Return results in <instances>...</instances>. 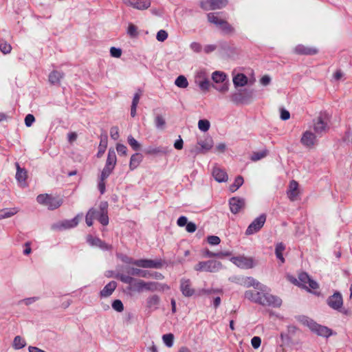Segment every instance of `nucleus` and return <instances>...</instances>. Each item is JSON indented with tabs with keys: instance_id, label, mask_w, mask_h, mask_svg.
Segmentation results:
<instances>
[{
	"instance_id": "61",
	"label": "nucleus",
	"mask_w": 352,
	"mask_h": 352,
	"mask_svg": "<svg viewBox=\"0 0 352 352\" xmlns=\"http://www.w3.org/2000/svg\"><path fill=\"white\" fill-rule=\"evenodd\" d=\"M251 344L254 349H258L261 344V338L258 336L253 337L251 340Z\"/></svg>"
},
{
	"instance_id": "26",
	"label": "nucleus",
	"mask_w": 352,
	"mask_h": 352,
	"mask_svg": "<svg viewBox=\"0 0 352 352\" xmlns=\"http://www.w3.org/2000/svg\"><path fill=\"white\" fill-rule=\"evenodd\" d=\"M143 160V155L140 153L133 154L130 159L129 169L133 170L138 167Z\"/></svg>"
},
{
	"instance_id": "38",
	"label": "nucleus",
	"mask_w": 352,
	"mask_h": 352,
	"mask_svg": "<svg viewBox=\"0 0 352 352\" xmlns=\"http://www.w3.org/2000/svg\"><path fill=\"white\" fill-rule=\"evenodd\" d=\"M285 249V247L282 243H277L275 248L276 256L282 264L285 263V258L283 255Z\"/></svg>"
},
{
	"instance_id": "31",
	"label": "nucleus",
	"mask_w": 352,
	"mask_h": 352,
	"mask_svg": "<svg viewBox=\"0 0 352 352\" xmlns=\"http://www.w3.org/2000/svg\"><path fill=\"white\" fill-rule=\"evenodd\" d=\"M128 273L132 276H138L142 278H150L151 276V272L135 267L130 268Z\"/></svg>"
},
{
	"instance_id": "21",
	"label": "nucleus",
	"mask_w": 352,
	"mask_h": 352,
	"mask_svg": "<svg viewBox=\"0 0 352 352\" xmlns=\"http://www.w3.org/2000/svg\"><path fill=\"white\" fill-rule=\"evenodd\" d=\"M212 176L218 182H226L228 179L226 172L217 166L212 169Z\"/></svg>"
},
{
	"instance_id": "35",
	"label": "nucleus",
	"mask_w": 352,
	"mask_h": 352,
	"mask_svg": "<svg viewBox=\"0 0 352 352\" xmlns=\"http://www.w3.org/2000/svg\"><path fill=\"white\" fill-rule=\"evenodd\" d=\"M107 146V134L102 135L100 136V142L98 146V152L97 153V157H100L103 153H104L106 148Z\"/></svg>"
},
{
	"instance_id": "28",
	"label": "nucleus",
	"mask_w": 352,
	"mask_h": 352,
	"mask_svg": "<svg viewBox=\"0 0 352 352\" xmlns=\"http://www.w3.org/2000/svg\"><path fill=\"white\" fill-rule=\"evenodd\" d=\"M230 100L236 104H243L245 101L244 94L241 91H236L230 95Z\"/></svg>"
},
{
	"instance_id": "52",
	"label": "nucleus",
	"mask_w": 352,
	"mask_h": 352,
	"mask_svg": "<svg viewBox=\"0 0 352 352\" xmlns=\"http://www.w3.org/2000/svg\"><path fill=\"white\" fill-rule=\"evenodd\" d=\"M155 126L157 129H162L165 125V120L162 116H157L155 119Z\"/></svg>"
},
{
	"instance_id": "64",
	"label": "nucleus",
	"mask_w": 352,
	"mask_h": 352,
	"mask_svg": "<svg viewBox=\"0 0 352 352\" xmlns=\"http://www.w3.org/2000/svg\"><path fill=\"white\" fill-rule=\"evenodd\" d=\"M190 48L191 49V50H192L193 52H200L201 51V45L197 42H192L190 45Z\"/></svg>"
},
{
	"instance_id": "54",
	"label": "nucleus",
	"mask_w": 352,
	"mask_h": 352,
	"mask_svg": "<svg viewBox=\"0 0 352 352\" xmlns=\"http://www.w3.org/2000/svg\"><path fill=\"white\" fill-rule=\"evenodd\" d=\"M38 300V297H35V296L34 297L27 298H24V299L20 300L19 302V305L24 304V305L28 306V305L33 304L34 302H35Z\"/></svg>"
},
{
	"instance_id": "13",
	"label": "nucleus",
	"mask_w": 352,
	"mask_h": 352,
	"mask_svg": "<svg viewBox=\"0 0 352 352\" xmlns=\"http://www.w3.org/2000/svg\"><path fill=\"white\" fill-rule=\"evenodd\" d=\"M245 199L242 197H233L229 199V206L232 214H238L245 208Z\"/></svg>"
},
{
	"instance_id": "55",
	"label": "nucleus",
	"mask_w": 352,
	"mask_h": 352,
	"mask_svg": "<svg viewBox=\"0 0 352 352\" xmlns=\"http://www.w3.org/2000/svg\"><path fill=\"white\" fill-rule=\"evenodd\" d=\"M168 37V33L166 31L164 30H161L157 32L156 35V38L158 41L163 42Z\"/></svg>"
},
{
	"instance_id": "10",
	"label": "nucleus",
	"mask_w": 352,
	"mask_h": 352,
	"mask_svg": "<svg viewBox=\"0 0 352 352\" xmlns=\"http://www.w3.org/2000/svg\"><path fill=\"white\" fill-rule=\"evenodd\" d=\"M164 262L162 259H138L134 262V265L142 268L160 269Z\"/></svg>"
},
{
	"instance_id": "2",
	"label": "nucleus",
	"mask_w": 352,
	"mask_h": 352,
	"mask_svg": "<svg viewBox=\"0 0 352 352\" xmlns=\"http://www.w3.org/2000/svg\"><path fill=\"white\" fill-rule=\"evenodd\" d=\"M298 320L303 325L307 326L309 329L319 336L329 338L332 335V331L329 328L318 324L314 322L312 319L305 316H300L298 317Z\"/></svg>"
},
{
	"instance_id": "42",
	"label": "nucleus",
	"mask_w": 352,
	"mask_h": 352,
	"mask_svg": "<svg viewBox=\"0 0 352 352\" xmlns=\"http://www.w3.org/2000/svg\"><path fill=\"white\" fill-rule=\"evenodd\" d=\"M116 278L120 279L122 283L129 284L130 287H131L135 279L129 275H126L123 274H118L116 276Z\"/></svg>"
},
{
	"instance_id": "12",
	"label": "nucleus",
	"mask_w": 352,
	"mask_h": 352,
	"mask_svg": "<svg viewBox=\"0 0 352 352\" xmlns=\"http://www.w3.org/2000/svg\"><path fill=\"white\" fill-rule=\"evenodd\" d=\"M213 146V141L210 137H207L204 140H200L197 142V145L191 150L195 154L205 153L210 150Z\"/></svg>"
},
{
	"instance_id": "24",
	"label": "nucleus",
	"mask_w": 352,
	"mask_h": 352,
	"mask_svg": "<svg viewBox=\"0 0 352 352\" xmlns=\"http://www.w3.org/2000/svg\"><path fill=\"white\" fill-rule=\"evenodd\" d=\"M282 304V300L272 294L265 293V306L278 307Z\"/></svg>"
},
{
	"instance_id": "16",
	"label": "nucleus",
	"mask_w": 352,
	"mask_h": 352,
	"mask_svg": "<svg viewBox=\"0 0 352 352\" xmlns=\"http://www.w3.org/2000/svg\"><path fill=\"white\" fill-rule=\"evenodd\" d=\"M245 298L252 302L263 305V298H264V292L263 291L249 290L245 292Z\"/></svg>"
},
{
	"instance_id": "30",
	"label": "nucleus",
	"mask_w": 352,
	"mask_h": 352,
	"mask_svg": "<svg viewBox=\"0 0 352 352\" xmlns=\"http://www.w3.org/2000/svg\"><path fill=\"white\" fill-rule=\"evenodd\" d=\"M212 79L215 83L225 82L228 80L226 74L221 71H215L212 74Z\"/></svg>"
},
{
	"instance_id": "57",
	"label": "nucleus",
	"mask_w": 352,
	"mask_h": 352,
	"mask_svg": "<svg viewBox=\"0 0 352 352\" xmlns=\"http://www.w3.org/2000/svg\"><path fill=\"white\" fill-rule=\"evenodd\" d=\"M127 147L122 144H117L116 151L119 155H127Z\"/></svg>"
},
{
	"instance_id": "51",
	"label": "nucleus",
	"mask_w": 352,
	"mask_h": 352,
	"mask_svg": "<svg viewBox=\"0 0 352 352\" xmlns=\"http://www.w3.org/2000/svg\"><path fill=\"white\" fill-rule=\"evenodd\" d=\"M199 87L203 91H207L210 87V81L207 78H204L198 82Z\"/></svg>"
},
{
	"instance_id": "20",
	"label": "nucleus",
	"mask_w": 352,
	"mask_h": 352,
	"mask_svg": "<svg viewBox=\"0 0 352 352\" xmlns=\"http://www.w3.org/2000/svg\"><path fill=\"white\" fill-rule=\"evenodd\" d=\"M170 287L166 284L158 282H146V290L150 292H164L169 289Z\"/></svg>"
},
{
	"instance_id": "50",
	"label": "nucleus",
	"mask_w": 352,
	"mask_h": 352,
	"mask_svg": "<svg viewBox=\"0 0 352 352\" xmlns=\"http://www.w3.org/2000/svg\"><path fill=\"white\" fill-rule=\"evenodd\" d=\"M98 220L102 226H107L109 223V217L107 212H100Z\"/></svg>"
},
{
	"instance_id": "14",
	"label": "nucleus",
	"mask_w": 352,
	"mask_h": 352,
	"mask_svg": "<svg viewBox=\"0 0 352 352\" xmlns=\"http://www.w3.org/2000/svg\"><path fill=\"white\" fill-rule=\"evenodd\" d=\"M318 135L311 130L305 131L300 138L301 144L307 148L313 147L317 142Z\"/></svg>"
},
{
	"instance_id": "44",
	"label": "nucleus",
	"mask_w": 352,
	"mask_h": 352,
	"mask_svg": "<svg viewBox=\"0 0 352 352\" xmlns=\"http://www.w3.org/2000/svg\"><path fill=\"white\" fill-rule=\"evenodd\" d=\"M127 142L134 151H138L140 149V144L132 135L128 136Z\"/></svg>"
},
{
	"instance_id": "58",
	"label": "nucleus",
	"mask_w": 352,
	"mask_h": 352,
	"mask_svg": "<svg viewBox=\"0 0 352 352\" xmlns=\"http://www.w3.org/2000/svg\"><path fill=\"white\" fill-rule=\"evenodd\" d=\"M110 136L114 140H117L119 138L120 134H119V129H118V126H112L111 128Z\"/></svg>"
},
{
	"instance_id": "47",
	"label": "nucleus",
	"mask_w": 352,
	"mask_h": 352,
	"mask_svg": "<svg viewBox=\"0 0 352 352\" xmlns=\"http://www.w3.org/2000/svg\"><path fill=\"white\" fill-rule=\"evenodd\" d=\"M219 28L227 34L234 32V28L226 20L219 25Z\"/></svg>"
},
{
	"instance_id": "29",
	"label": "nucleus",
	"mask_w": 352,
	"mask_h": 352,
	"mask_svg": "<svg viewBox=\"0 0 352 352\" xmlns=\"http://www.w3.org/2000/svg\"><path fill=\"white\" fill-rule=\"evenodd\" d=\"M63 72L54 70L49 75V81L52 85H59L60 80L63 78Z\"/></svg>"
},
{
	"instance_id": "39",
	"label": "nucleus",
	"mask_w": 352,
	"mask_h": 352,
	"mask_svg": "<svg viewBox=\"0 0 352 352\" xmlns=\"http://www.w3.org/2000/svg\"><path fill=\"white\" fill-rule=\"evenodd\" d=\"M26 346V342L24 338H23L20 336H16L14 337L12 346L15 349H21L24 348Z\"/></svg>"
},
{
	"instance_id": "63",
	"label": "nucleus",
	"mask_w": 352,
	"mask_h": 352,
	"mask_svg": "<svg viewBox=\"0 0 352 352\" xmlns=\"http://www.w3.org/2000/svg\"><path fill=\"white\" fill-rule=\"evenodd\" d=\"M263 157H264V151H260V152L254 153L251 155L250 159L252 161L256 162V161L261 160Z\"/></svg>"
},
{
	"instance_id": "49",
	"label": "nucleus",
	"mask_w": 352,
	"mask_h": 352,
	"mask_svg": "<svg viewBox=\"0 0 352 352\" xmlns=\"http://www.w3.org/2000/svg\"><path fill=\"white\" fill-rule=\"evenodd\" d=\"M127 34L132 38L138 35V28L133 23H129L127 28Z\"/></svg>"
},
{
	"instance_id": "11",
	"label": "nucleus",
	"mask_w": 352,
	"mask_h": 352,
	"mask_svg": "<svg viewBox=\"0 0 352 352\" xmlns=\"http://www.w3.org/2000/svg\"><path fill=\"white\" fill-rule=\"evenodd\" d=\"M228 3V0H202L200 6L204 10H213L226 7Z\"/></svg>"
},
{
	"instance_id": "7",
	"label": "nucleus",
	"mask_w": 352,
	"mask_h": 352,
	"mask_svg": "<svg viewBox=\"0 0 352 352\" xmlns=\"http://www.w3.org/2000/svg\"><path fill=\"white\" fill-rule=\"evenodd\" d=\"M117 162L116 152L113 148H109L108 151L106 164L103 168L102 178H107L113 172Z\"/></svg>"
},
{
	"instance_id": "34",
	"label": "nucleus",
	"mask_w": 352,
	"mask_h": 352,
	"mask_svg": "<svg viewBox=\"0 0 352 352\" xmlns=\"http://www.w3.org/2000/svg\"><path fill=\"white\" fill-rule=\"evenodd\" d=\"M146 282L141 279H135L131 287H130L131 289L136 291L138 292H141L143 290H146Z\"/></svg>"
},
{
	"instance_id": "25",
	"label": "nucleus",
	"mask_w": 352,
	"mask_h": 352,
	"mask_svg": "<svg viewBox=\"0 0 352 352\" xmlns=\"http://www.w3.org/2000/svg\"><path fill=\"white\" fill-rule=\"evenodd\" d=\"M233 84L236 88L239 87H243L248 84V77L241 73L236 74L233 76Z\"/></svg>"
},
{
	"instance_id": "18",
	"label": "nucleus",
	"mask_w": 352,
	"mask_h": 352,
	"mask_svg": "<svg viewBox=\"0 0 352 352\" xmlns=\"http://www.w3.org/2000/svg\"><path fill=\"white\" fill-rule=\"evenodd\" d=\"M180 290L186 297H191L195 294V289L192 287L191 281L189 279L182 278L181 280Z\"/></svg>"
},
{
	"instance_id": "33",
	"label": "nucleus",
	"mask_w": 352,
	"mask_h": 352,
	"mask_svg": "<svg viewBox=\"0 0 352 352\" xmlns=\"http://www.w3.org/2000/svg\"><path fill=\"white\" fill-rule=\"evenodd\" d=\"M208 20L210 23L214 24L217 28L224 21V19L218 16L217 12H210L207 14Z\"/></svg>"
},
{
	"instance_id": "15",
	"label": "nucleus",
	"mask_w": 352,
	"mask_h": 352,
	"mask_svg": "<svg viewBox=\"0 0 352 352\" xmlns=\"http://www.w3.org/2000/svg\"><path fill=\"white\" fill-rule=\"evenodd\" d=\"M264 226V214H262L256 218L248 227L245 230V235L250 236L258 232Z\"/></svg>"
},
{
	"instance_id": "17",
	"label": "nucleus",
	"mask_w": 352,
	"mask_h": 352,
	"mask_svg": "<svg viewBox=\"0 0 352 352\" xmlns=\"http://www.w3.org/2000/svg\"><path fill=\"white\" fill-rule=\"evenodd\" d=\"M124 3L137 10H146L151 6V0H124Z\"/></svg>"
},
{
	"instance_id": "32",
	"label": "nucleus",
	"mask_w": 352,
	"mask_h": 352,
	"mask_svg": "<svg viewBox=\"0 0 352 352\" xmlns=\"http://www.w3.org/2000/svg\"><path fill=\"white\" fill-rule=\"evenodd\" d=\"M19 212L17 208H3L0 210V220L10 218Z\"/></svg>"
},
{
	"instance_id": "36",
	"label": "nucleus",
	"mask_w": 352,
	"mask_h": 352,
	"mask_svg": "<svg viewBox=\"0 0 352 352\" xmlns=\"http://www.w3.org/2000/svg\"><path fill=\"white\" fill-rule=\"evenodd\" d=\"M16 166V179L19 183L25 182L27 178V171L24 168H21L18 163Z\"/></svg>"
},
{
	"instance_id": "59",
	"label": "nucleus",
	"mask_w": 352,
	"mask_h": 352,
	"mask_svg": "<svg viewBox=\"0 0 352 352\" xmlns=\"http://www.w3.org/2000/svg\"><path fill=\"white\" fill-rule=\"evenodd\" d=\"M0 50L3 54H9L12 50V47L10 44L7 43H0Z\"/></svg>"
},
{
	"instance_id": "3",
	"label": "nucleus",
	"mask_w": 352,
	"mask_h": 352,
	"mask_svg": "<svg viewBox=\"0 0 352 352\" xmlns=\"http://www.w3.org/2000/svg\"><path fill=\"white\" fill-rule=\"evenodd\" d=\"M36 201L38 204L47 206L51 210L59 208L63 203V199L58 197H53L48 194L38 195Z\"/></svg>"
},
{
	"instance_id": "45",
	"label": "nucleus",
	"mask_w": 352,
	"mask_h": 352,
	"mask_svg": "<svg viewBox=\"0 0 352 352\" xmlns=\"http://www.w3.org/2000/svg\"><path fill=\"white\" fill-rule=\"evenodd\" d=\"M164 343L168 347H171L173 345L174 336L172 333L164 334L162 336Z\"/></svg>"
},
{
	"instance_id": "43",
	"label": "nucleus",
	"mask_w": 352,
	"mask_h": 352,
	"mask_svg": "<svg viewBox=\"0 0 352 352\" xmlns=\"http://www.w3.org/2000/svg\"><path fill=\"white\" fill-rule=\"evenodd\" d=\"M175 84L179 88H186L188 86V82L187 78L184 76H179L175 81Z\"/></svg>"
},
{
	"instance_id": "60",
	"label": "nucleus",
	"mask_w": 352,
	"mask_h": 352,
	"mask_svg": "<svg viewBox=\"0 0 352 352\" xmlns=\"http://www.w3.org/2000/svg\"><path fill=\"white\" fill-rule=\"evenodd\" d=\"M111 56L115 58H120L122 55V50L120 48L111 47L110 49Z\"/></svg>"
},
{
	"instance_id": "1",
	"label": "nucleus",
	"mask_w": 352,
	"mask_h": 352,
	"mask_svg": "<svg viewBox=\"0 0 352 352\" xmlns=\"http://www.w3.org/2000/svg\"><path fill=\"white\" fill-rule=\"evenodd\" d=\"M331 116L326 111H320L312 121V129L318 136L321 137L329 130Z\"/></svg>"
},
{
	"instance_id": "4",
	"label": "nucleus",
	"mask_w": 352,
	"mask_h": 352,
	"mask_svg": "<svg viewBox=\"0 0 352 352\" xmlns=\"http://www.w3.org/2000/svg\"><path fill=\"white\" fill-rule=\"evenodd\" d=\"M230 261L238 267L244 270L252 269L258 264V261L253 257H248L244 255L233 256L230 258Z\"/></svg>"
},
{
	"instance_id": "5",
	"label": "nucleus",
	"mask_w": 352,
	"mask_h": 352,
	"mask_svg": "<svg viewBox=\"0 0 352 352\" xmlns=\"http://www.w3.org/2000/svg\"><path fill=\"white\" fill-rule=\"evenodd\" d=\"M291 281L299 287L307 289L308 291H309V289H316L318 288V284L317 282L311 279L305 272L299 274L298 280L294 278L293 280H291Z\"/></svg>"
},
{
	"instance_id": "6",
	"label": "nucleus",
	"mask_w": 352,
	"mask_h": 352,
	"mask_svg": "<svg viewBox=\"0 0 352 352\" xmlns=\"http://www.w3.org/2000/svg\"><path fill=\"white\" fill-rule=\"evenodd\" d=\"M222 268L221 262L215 260L199 262L194 269L198 272H217Z\"/></svg>"
},
{
	"instance_id": "46",
	"label": "nucleus",
	"mask_w": 352,
	"mask_h": 352,
	"mask_svg": "<svg viewBox=\"0 0 352 352\" xmlns=\"http://www.w3.org/2000/svg\"><path fill=\"white\" fill-rule=\"evenodd\" d=\"M210 124L208 120H199L198 122V128L200 131L206 132L210 129Z\"/></svg>"
},
{
	"instance_id": "41",
	"label": "nucleus",
	"mask_w": 352,
	"mask_h": 352,
	"mask_svg": "<svg viewBox=\"0 0 352 352\" xmlns=\"http://www.w3.org/2000/svg\"><path fill=\"white\" fill-rule=\"evenodd\" d=\"M97 210L91 208H90L85 217V221L88 226H91L93 225L94 219H96V214L97 213Z\"/></svg>"
},
{
	"instance_id": "9",
	"label": "nucleus",
	"mask_w": 352,
	"mask_h": 352,
	"mask_svg": "<svg viewBox=\"0 0 352 352\" xmlns=\"http://www.w3.org/2000/svg\"><path fill=\"white\" fill-rule=\"evenodd\" d=\"M80 216V214H78L72 219H65L54 223L52 225L51 228L53 230H63L75 228L78 224Z\"/></svg>"
},
{
	"instance_id": "40",
	"label": "nucleus",
	"mask_w": 352,
	"mask_h": 352,
	"mask_svg": "<svg viewBox=\"0 0 352 352\" xmlns=\"http://www.w3.org/2000/svg\"><path fill=\"white\" fill-rule=\"evenodd\" d=\"M242 284L247 287H254L255 289H258V286L261 285L260 283L256 281L252 277H245L243 278Z\"/></svg>"
},
{
	"instance_id": "56",
	"label": "nucleus",
	"mask_w": 352,
	"mask_h": 352,
	"mask_svg": "<svg viewBox=\"0 0 352 352\" xmlns=\"http://www.w3.org/2000/svg\"><path fill=\"white\" fill-rule=\"evenodd\" d=\"M207 241L209 244L212 245H217L220 243L221 239L219 236L212 235L208 236Z\"/></svg>"
},
{
	"instance_id": "48",
	"label": "nucleus",
	"mask_w": 352,
	"mask_h": 352,
	"mask_svg": "<svg viewBox=\"0 0 352 352\" xmlns=\"http://www.w3.org/2000/svg\"><path fill=\"white\" fill-rule=\"evenodd\" d=\"M111 306L112 308L118 312H122L124 310L123 303L119 299L113 300L111 304Z\"/></svg>"
},
{
	"instance_id": "53",
	"label": "nucleus",
	"mask_w": 352,
	"mask_h": 352,
	"mask_svg": "<svg viewBox=\"0 0 352 352\" xmlns=\"http://www.w3.org/2000/svg\"><path fill=\"white\" fill-rule=\"evenodd\" d=\"M219 87H214V88L220 93L225 94L229 90V81L227 80Z\"/></svg>"
},
{
	"instance_id": "22",
	"label": "nucleus",
	"mask_w": 352,
	"mask_h": 352,
	"mask_svg": "<svg viewBox=\"0 0 352 352\" xmlns=\"http://www.w3.org/2000/svg\"><path fill=\"white\" fill-rule=\"evenodd\" d=\"M117 287V283L114 280L110 281L100 292V298H107L110 296Z\"/></svg>"
},
{
	"instance_id": "27",
	"label": "nucleus",
	"mask_w": 352,
	"mask_h": 352,
	"mask_svg": "<svg viewBox=\"0 0 352 352\" xmlns=\"http://www.w3.org/2000/svg\"><path fill=\"white\" fill-rule=\"evenodd\" d=\"M87 242L92 246L99 247L102 250H108L109 246L107 243L102 241L98 237H93L92 236H87Z\"/></svg>"
},
{
	"instance_id": "62",
	"label": "nucleus",
	"mask_w": 352,
	"mask_h": 352,
	"mask_svg": "<svg viewBox=\"0 0 352 352\" xmlns=\"http://www.w3.org/2000/svg\"><path fill=\"white\" fill-rule=\"evenodd\" d=\"M34 121L35 118L32 114H28L25 118V124L28 127L31 126Z\"/></svg>"
},
{
	"instance_id": "37",
	"label": "nucleus",
	"mask_w": 352,
	"mask_h": 352,
	"mask_svg": "<svg viewBox=\"0 0 352 352\" xmlns=\"http://www.w3.org/2000/svg\"><path fill=\"white\" fill-rule=\"evenodd\" d=\"M160 298L157 295H152L146 299V306L149 309H157L160 303Z\"/></svg>"
},
{
	"instance_id": "19",
	"label": "nucleus",
	"mask_w": 352,
	"mask_h": 352,
	"mask_svg": "<svg viewBox=\"0 0 352 352\" xmlns=\"http://www.w3.org/2000/svg\"><path fill=\"white\" fill-rule=\"evenodd\" d=\"M299 193L298 182L294 180L291 181L287 191V197L291 201H295L298 199Z\"/></svg>"
},
{
	"instance_id": "23",
	"label": "nucleus",
	"mask_w": 352,
	"mask_h": 352,
	"mask_svg": "<svg viewBox=\"0 0 352 352\" xmlns=\"http://www.w3.org/2000/svg\"><path fill=\"white\" fill-rule=\"evenodd\" d=\"M295 53L302 55H313L318 52L317 49L311 47H307L303 45H298L294 48Z\"/></svg>"
},
{
	"instance_id": "8",
	"label": "nucleus",
	"mask_w": 352,
	"mask_h": 352,
	"mask_svg": "<svg viewBox=\"0 0 352 352\" xmlns=\"http://www.w3.org/2000/svg\"><path fill=\"white\" fill-rule=\"evenodd\" d=\"M327 304L333 310L342 312L343 298L342 294L339 292L328 297Z\"/></svg>"
}]
</instances>
